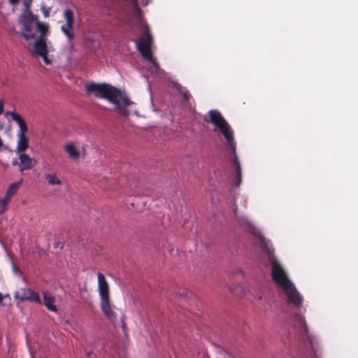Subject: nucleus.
<instances>
[{
  "mask_svg": "<svg viewBox=\"0 0 358 358\" xmlns=\"http://www.w3.org/2000/svg\"><path fill=\"white\" fill-rule=\"evenodd\" d=\"M88 94H94L97 98L104 99L115 106L119 113L124 117L129 115L127 107L134 103L125 94L117 88L106 83L91 82L85 85Z\"/></svg>",
  "mask_w": 358,
  "mask_h": 358,
  "instance_id": "f257e3e1",
  "label": "nucleus"
},
{
  "mask_svg": "<svg viewBox=\"0 0 358 358\" xmlns=\"http://www.w3.org/2000/svg\"><path fill=\"white\" fill-rule=\"evenodd\" d=\"M271 277L273 281L283 289L289 303L296 307L301 306L303 297L289 280L285 270L276 259L271 262Z\"/></svg>",
  "mask_w": 358,
  "mask_h": 358,
  "instance_id": "f03ea898",
  "label": "nucleus"
},
{
  "mask_svg": "<svg viewBox=\"0 0 358 358\" xmlns=\"http://www.w3.org/2000/svg\"><path fill=\"white\" fill-rule=\"evenodd\" d=\"M227 142L229 143L233 154L234 155V164L235 167L234 185L238 187L242 180L241 163L236 153V142L234 138V131L229 124L226 122L218 127Z\"/></svg>",
  "mask_w": 358,
  "mask_h": 358,
  "instance_id": "7ed1b4c3",
  "label": "nucleus"
},
{
  "mask_svg": "<svg viewBox=\"0 0 358 358\" xmlns=\"http://www.w3.org/2000/svg\"><path fill=\"white\" fill-rule=\"evenodd\" d=\"M152 36L150 34V28L146 24L143 29L141 36L136 41V49L140 52L142 57L148 61L154 64L155 59L152 56L151 44Z\"/></svg>",
  "mask_w": 358,
  "mask_h": 358,
  "instance_id": "20e7f679",
  "label": "nucleus"
},
{
  "mask_svg": "<svg viewBox=\"0 0 358 358\" xmlns=\"http://www.w3.org/2000/svg\"><path fill=\"white\" fill-rule=\"evenodd\" d=\"M63 16L66 22L62 25L61 31L66 36L68 40L71 41L75 36L73 32V24L75 22L73 11L70 8H66L64 12Z\"/></svg>",
  "mask_w": 358,
  "mask_h": 358,
  "instance_id": "39448f33",
  "label": "nucleus"
},
{
  "mask_svg": "<svg viewBox=\"0 0 358 358\" xmlns=\"http://www.w3.org/2000/svg\"><path fill=\"white\" fill-rule=\"evenodd\" d=\"M15 296L21 301L29 300L34 302L41 303V299L38 293L34 292L29 288H22L18 290Z\"/></svg>",
  "mask_w": 358,
  "mask_h": 358,
  "instance_id": "423d86ee",
  "label": "nucleus"
},
{
  "mask_svg": "<svg viewBox=\"0 0 358 358\" xmlns=\"http://www.w3.org/2000/svg\"><path fill=\"white\" fill-rule=\"evenodd\" d=\"M98 277V289L100 295L101 301L109 299V285L103 273L99 272Z\"/></svg>",
  "mask_w": 358,
  "mask_h": 358,
  "instance_id": "0eeeda50",
  "label": "nucleus"
},
{
  "mask_svg": "<svg viewBox=\"0 0 358 358\" xmlns=\"http://www.w3.org/2000/svg\"><path fill=\"white\" fill-rule=\"evenodd\" d=\"M175 87L178 91V94L181 96V102L182 105L186 107H192V101L194 103V101L190 92L185 87L182 86L179 83L175 84Z\"/></svg>",
  "mask_w": 358,
  "mask_h": 358,
  "instance_id": "6e6552de",
  "label": "nucleus"
},
{
  "mask_svg": "<svg viewBox=\"0 0 358 358\" xmlns=\"http://www.w3.org/2000/svg\"><path fill=\"white\" fill-rule=\"evenodd\" d=\"M100 306L103 313L108 320L112 322L116 320L117 315L113 307L110 304V299L101 300Z\"/></svg>",
  "mask_w": 358,
  "mask_h": 358,
  "instance_id": "1a4fd4ad",
  "label": "nucleus"
},
{
  "mask_svg": "<svg viewBox=\"0 0 358 358\" xmlns=\"http://www.w3.org/2000/svg\"><path fill=\"white\" fill-rule=\"evenodd\" d=\"M46 38L43 37V36H40L38 38H37L32 47V52L37 55H41L44 54H48V50L46 45Z\"/></svg>",
  "mask_w": 358,
  "mask_h": 358,
  "instance_id": "9d476101",
  "label": "nucleus"
},
{
  "mask_svg": "<svg viewBox=\"0 0 358 358\" xmlns=\"http://www.w3.org/2000/svg\"><path fill=\"white\" fill-rule=\"evenodd\" d=\"M34 22L35 21L18 20V23L21 26V35L26 40H29L35 37L32 30L33 24Z\"/></svg>",
  "mask_w": 358,
  "mask_h": 358,
  "instance_id": "9b49d317",
  "label": "nucleus"
},
{
  "mask_svg": "<svg viewBox=\"0 0 358 358\" xmlns=\"http://www.w3.org/2000/svg\"><path fill=\"white\" fill-rule=\"evenodd\" d=\"M19 154V159L20 161L19 169L21 172L24 170H29L35 166L36 162L34 159L30 157L27 154H24L23 152Z\"/></svg>",
  "mask_w": 358,
  "mask_h": 358,
  "instance_id": "f8f14e48",
  "label": "nucleus"
},
{
  "mask_svg": "<svg viewBox=\"0 0 358 358\" xmlns=\"http://www.w3.org/2000/svg\"><path fill=\"white\" fill-rule=\"evenodd\" d=\"M33 0H23L24 10L19 17L18 20L36 21L37 16L34 15L30 9V6Z\"/></svg>",
  "mask_w": 358,
  "mask_h": 358,
  "instance_id": "ddd939ff",
  "label": "nucleus"
},
{
  "mask_svg": "<svg viewBox=\"0 0 358 358\" xmlns=\"http://www.w3.org/2000/svg\"><path fill=\"white\" fill-rule=\"evenodd\" d=\"M208 115L210 122L217 127H219L227 122L221 113L217 110H210L208 112Z\"/></svg>",
  "mask_w": 358,
  "mask_h": 358,
  "instance_id": "4468645a",
  "label": "nucleus"
},
{
  "mask_svg": "<svg viewBox=\"0 0 358 358\" xmlns=\"http://www.w3.org/2000/svg\"><path fill=\"white\" fill-rule=\"evenodd\" d=\"M17 136V144L16 148V152L17 153H22L25 152L29 148V138L27 136Z\"/></svg>",
  "mask_w": 358,
  "mask_h": 358,
  "instance_id": "2eb2a0df",
  "label": "nucleus"
},
{
  "mask_svg": "<svg viewBox=\"0 0 358 358\" xmlns=\"http://www.w3.org/2000/svg\"><path fill=\"white\" fill-rule=\"evenodd\" d=\"M55 297L48 292H43V303L45 307L50 311L57 312V309L54 305Z\"/></svg>",
  "mask_w": 358,
  "mask_h": 358,
  "instance_id": "dca6fc26",
  "label": "nucleus"
},
{
  "mask_svg": "<svg viewBox=\"0 0 358 358\" xmlns=\"http://www.w3.org/2000/svg\"><path fill=\"white\" fill-rule=\"evenodd\" d=\"M299 326L300 338L303 340L307 339L308 344L312 346V343L308 334V327L306 321L304 320H300L299 321Z\"/></svg>",
  "mask_w": 358,
  "mask_h": 358,
  "instance_id": "f3484780",
  "label": "nucleus"
},
{
  "mask_svg": "<svg viewBox=\"0 0 358 358\" xmlns=\"http://www.w3.org/2000/svg\"><path fill=\"white\" fill-rule=\"evenodd\" d=\"M8 115H10L12 120L18 124L20 128L27 124L25 120L22 117V116L14 111H7L6 113V116L8 117Z\"/></svg>",
  "mask_w": 358,
  "mask_h": 358,
  "instance_id": "a211bd4d",
  "label": "nucleus"
},
{
  "mask_svg": "<svg viewBox=\"0 0 358 358\" xmlns=\"http://www.w3.org/2000/svg\"><path fill=\"white\" fill-rule=\"evenodd\" d=\"M20 182H13L8 187L5 196L8 199H11V198L17 193L19 187H20Z\"/></svg>",
  "mask_w": 358,
  "mask_h": 358,
  "instance_id": "6ab92c4d",
  "label": "nucleus"
},
{
  "mask_svg": "<svg viewBox=\"0 0 358 358\" xmlns=\"http://www.w3.org/2000/svg\"><path fill=\"white\" fill-rule=\"evenodd\" d=\"M36 25L37 30L41 34V36H43V37H45V36L48 34L49 31L48 24L44 22H37Z\"/></svg>",
  "mask_w": 358,
  "mask_h": 358,
  "instance_id": "aec40b11",
  "label": "nucleus"
},
{
  "mask_svg": "<svg viewBox=\"0 0 358 358\" xmlns=\"http://www.w3.org/2000/svg\"><path fill=\"white\" fill-rule=\"evenodd\" d=\"M65 150L71 158L76 159L79 157V152L76 150L73 145H67L65 148Z\"/></svg>",
  "mask_w": 358,
  "mask_h": 358,
  "instance_id": "412c9836",
  "label": "nucleus"
},
{
  "mask_svg": "<svg viewBox=\"0 0 358 358\" xmlns=\"http://www.w3.org/2000/svg\"><path fill=\"white\" fill-rule=\"evenodd\" d=\"M45 179L48 180V183L52 185H60L61 180L57 178L55 174H47L45 176Z\"/></svg>",
  "mask_w": 358,
  "mask_h": 358,
  "instance_id": "4be33fe9",
  "label": "nucleus"
},
{
  "mask_svg": "<svg viewBox=\"0 0 358 358\" xmlns=\"http://www.w3.org/2000/svg\"><path fill=\"white\" fill-rule=\"evenodd\" d=\"M10 201V200L7 199L6 196H4V198L3 199H0V214H2L4 212H6L7 206Z\"/></svg>",
  "mask_w": 358,
  "mask_h": 358,
  "instance_id": "5701e85b",
  "label": "nucleus"
},
{
  "mask_svg": "<svg viewBox=\"0 0 358 358\" xmlns=\"http://www.w3.org/2000/svg\"><path fill=\"white\" fill-rule=\"evenodd\" d=\"M238 222H239L240 225L243 227H245L246 229H248L250 231L251 228H253L251 225V224L245 219H238Z\"/></svg>",
  "mask_w": 358,
  "mask_h": 358,
  "instance_id": "b1692460",
  "label": "nucleus"
},
{
  "mask_svg": "<svg viewBox=\"0 0 358 358\" xmlns=\"http://www.w3.org/2000/svg\"><path fill=\"white\" fill-rule=\"evenodd\" d=\"M28 131V127L27 124L20 128L17 136H26V133Z\"/></svg>",
  "mask_w": 358,
  "mask_h": 358,
  "instance_id": "393cba45",
  "label": "nucleus"
},
{
  "mask_svg": "<svg viewBox=\"0 0 358 358\" xmlns=\"http://www.w3.org/2000/svg\"><path fill=\"white\" fill-rule=\"evenodd\" d=\"M41 10L45 17H48L50 16V8L43 6L41 8Z\"/></svg>",
  "mask_w": 358,
  "mask_h": 358,
  "instance_id": "a878e982",
  "label": "nucleus"
},
{
  "mask_svg": "<svg viewBox=\"0 0 358 358\" xmlns=\"http://www.w3.org/2000/svg\"><path fill=\"white\" fill-rule=\"evenodd\" d=\"M40 57L43 58V60L46 65H49L52 63L51 59H50L48 57V54L41 55Z\"/></svg>",
  "mask_w": 358,
  "mask_h": 358,
  "instance_id": "bb28decb",
  "label": "nucleus"
},
{
  "mask_svg": "<svg viewBox=\"0 0 358 358\" xmlns=\"http://www.w3.org/2000/svg\"><path fill=\"white\" fill-rule=\"evenodd\" d=\"M131 1L132 2V3L134 4V9L136 10V12L138 13H141V9L138 8V0H131Z\"/></svg>",
  "mask_w": 358,
  "mask_h": 358,
  "instance_id": "cd10ccee",
  "label": "nucleus"
},
{
  "mask_svg": "<svg viewBox=\"0 0 358 358\" xmlns=\"http://www.w3.org/2000/svg\"><path fill=\"white\" fill-rule=\"evenodd\" d=\"M3 106H4L3 101V100H0V115L3 112Z\"/></svg>",
  "mask_w": 358,
  "mask_h": 358,
  "instance_id": "c85d7f7f",
  "label": "nucleus"
},
{
  "mask_svg": "<svg viewBox=\"0 0 358 358\" xmlns=\"http://www.w3.org/2000/svg\"><path fill=\"white\" fill-rule=\"evenodd\" d=\"M149 1L150 0H141V2L143 6H145L149 3Z\"/></svg>",
  "mask_w": 358,
  "mask_h": 358,
  "instance_id": "c756f323",
  "label": "nucleus"
},
{
  "mask_svg": "<svg viewBox=\"0 0 358 358\" xmlns=\"http://www.w3.org/2000/svg\"><path fill=\"white\" fill-rule=\"evenodd\" d=\"M8 1L10 4L15 5L19 2L20 0H8Z\"/></svg>",
  "mask_w": 358,
  "mask_h": 358,
  "instance_id": "7c9ffc66",
  "label": "nucleus"
},
{
  "mask_svg": "<svg viewBox=\"0 0 358 358\" xmlns=\"http://www.w3.org/2000/svg\"><path fill=\"white\" fill-rule=\"evenodd\" d=\"M55 248H58V247H59V248H60V249H62L64 246H63V244H62V243H56V245H55Z\"/></svg>",
  "mask_w": 358,
  "mask_h": 358,
  "instance_id": "2f4dec72",
  "label": "nucleus"
},
{
  "mask_svg": "<svg viewBox=\"0 0 358 358\" xmlns=\"http://www.w3.org/2000/svg\"><path fill=\"white\" fill-rule=\"evenodd\" d=\"M3 300V295L0 292V305L2 304Z\"/></svg>",
  "mask_w": 358,
  "mask_h": 358,
  "instance_id": "473e14b6",
  "label": "nucleus"
},
{
  "mask_svg": "<svg viewBox=\"0 0 358 358\" xmlns=\"http://www.w3.org/2000/svg\"><path fill=\"white\" fill-rule=\"evenodd\" d=\"M12 164H13V166H15V165L18 164V162H17V160H16V159H15V160H13V163H12Z\"/></svg>",
  "mask_w": 358,
  "mask_h": 358,
  "instance_id": "72a5a7b5",
  "label": "nucleus"
},
{
  "mask_svg": "<svg viewBox=\"0 0 358 358\" xmlns=\"http://www.w3.org/2000/svg\"><path fill=\"white\" fill-rule=\"evenodd\" d=\"M122 328H123V329H124V328H125L126 324H125V323H124V322L123 320H122Z\"/></svg>",
  "mask_w": 358,
  "mask_h": 358,
  "instance_id": "f704fd0d",
  "label": "nucleus"
},
{
  "mask_svg": "<svg viewBox=\"0 0 358 358\" xmlns=\"http://www.w3.org/2000/svg\"><path fill=\"white\" fill-rule=\"evenodd\" d=\"M92 354V352H90L87 354V357H90Z\"/></svg>",
  "mask_w": 358,
  "mask_h": 358,
  "instance_id": "c9c22d12",
  "label": "nucleus"
},
{
  "mask_svg": "<svg viewBox=\"0 0 358 358\" xmlns=\"http://www.w3.org/2000/svg\"><path fill=\"white\" fill-rule=\"evenodd\" d=\"M8 297H9V295H8V294H6V295L3 296V299H4V298H8Z\"/></svg>",
  "mask_w": 358,
  "mask_h": 358,
  "instance_id": "e433bc0d",
  "label": "nucleus"
},
{
  "mask_svg": "<svg viewBox=\"0 0 358 358\" xmlns=\"http://www.w3.org/2000/svg\"><path fill=\"white\" fill-rule=\"evenodd\" d=\"M236 210H237V207H236V208H234V213H235V214L236 213Z\"/></svg>",
  "mask_w": 358,
  "mask_h": 358,
  "instance_id": "4c0bfd02",
  "label": "nucleus"
},
{
  "mask_svg": "<svg viewBox=\"0 0 358 358\" xmlns=\"http://www.w3.org/2000/svg\"><path fill=\"white\" fill-rule=\"evenodd\" d=\"M14 270H15V271H17V270H18V268H14Z\"/></svg>",
  "mask_w": 358,
  "mask_h": 358,
  "instance_id": "58836bf2",
  "label": "nucleus"
},
{
  "mask_svg": "<svg viewBox=\"0 0 358 358\" xmlns=\"http://www.w3.org/2000/svg\"><path fill=\"white\" fill-rule=\"evenodd\" d=\"M14 270H15V271H17V270H18V268H14Z\"/></svg>",
  "mask_w": 358,
  "mask_h": 358,
  "instance_id": "ea45409f",
  "label": "nucleus"
},
{
  "mask_svg": "<svg viewBox=\"0 0 358 358\" xmlns=\"http://www.w3.org/2000/svg\"><path fill=\"white\" fill-rule=\"evenodd\" d=\"M315 358H317V357H315Z\"/></svg>",
  "mask_w": 358,
  "mask_h": 358,
  "instance_id": "a19ab883",
  "label": "nucleus"
}]
</instances>
